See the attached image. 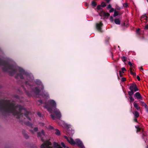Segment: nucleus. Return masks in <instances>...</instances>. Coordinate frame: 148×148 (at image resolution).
Listing matches in <instances>:
<instances>
[{
  "mask_svg": "<svg viewBox=\"0 0 148 148\" xmlns=\"http://www.w3.org/2000/svg\"><path fill=\"white\" fill-rule=\"evenodd\" d=\"M0 112L11 113L18 118L22 119L23 116L29 119L28 112L21 106H16L9 100H6L0 104Z\"/></svg>",
  "mask_w": 148,
  "mask_h": 148,
  "instance_id": "1",
  "label": "nucleus"
},
{
  "mask_svg": "<svg viewBox=\"0 0 148 148\" xmlns=\"http://www.w3.org/2000/svg\"><path fill=\"white\" fill-rule=\"evenodd\" d=\"M4 70L5 71H8L10 74L12 75L17 72H18L16 76V77H19L21 79H23L24 77H26L28 78L29 77L28 75L22 69L18 67L15 69L12 66L10 65L8 63H5L4 65Z\"/></svg>",
  "mask_w": 148,
  "mask_h": 148,
  "instance_id": "2",
  "label": "nucleus"
},
{
  "mask_svg": "<svg viewBox=\"0 0 148 148\" xmlns=\"http://www.w3.org/2000/svg\"><path fill=\"white\" fill-rule=\"evenodd\" d=\"M56 103L55 101L52 100L49 101L48 103L45 105V107L47 108V110L52 114L51 115V117L53 119H55V116L53 114L54 113L58 118H60L61 116V114L59 110L56 108Z\"/></svg>",
  "mask_w": 148,
  "mask_h": 148,
  "instance_id": "3",
  "label": "nucleus"
},
{
  "mask_svg": "<svg viewBox=\"0 0 148 148\" xmlns=\"http://www.w3.org/2000/svg\"><path fill=\"white\" fill-rule=\"evenodd\" d=\"M65 138L71 145H76L81 148H83L84 147V146L82 142L79 139H77L74 141V140L71 138H68L67 136H65Z\"/></svg>",
  "mask_w": 148,
  "mask_h": 148,
  "instance_id": "4",
  "label": "nucleus"
},
{
  "mask_svg": "<svg viewBox=\"0 0 148 148\" xmlns=\"http://www.w3.org/2000/svg\"><path fill=\"white\" fill-rule=\"evenodd\" d=\"M51 143L48 141L45 142L41 146V148H53L51 146Z\"/></svg>",
  "mask_w": 148,
  "mask_h": 148,
  "instance_id": "5",
  "label": "nucleus"
},
{
  "mask_svg": "<svg viewBox=\"0 0 148 148\" xmlns=\"http://www.w3.org/2000/svg\"><path fill=\"white\" fill-rule=\"evenodd\" d=\"M38 136L43 141L45 140V135L43 130H42L41 132L38 133Z\"/></svg>",
  "mask_w": 148,
  "mask_h": 148,
  "instance_id": "6",
  "label": "nucleus"
},
{
  "mask_svg": "<svg viewBox=\"0 0 148 148\" xmlns=\"http://www.w3.org/2000/svg\"><path fill=\"white\" fill-rule=\"evenodd\" d=\"M129 88L130 90L133 91V92H134L138 90V89L136 84H131Z\"/></svg>",
  "mask_w": 148,
  "mask_h": 148,
  "instance_id": "7",
  "label": "nucleus"
},
{
  "mask_svg": "<svg viewBox=\"0 0 148 148\" xmlns=\"http://www.w3.org/2000/svg\"><path fill=\"white\" fill-rule=\"evenodd\" d=\"M61 145L63 147L66 148H69L68 147H66L64 144L63 143H61ZM54 147L55 148H62L57 143H54L53 144Z\"/></svg>",
  "mask_w": 148,
  "mask_h": 148,
  "instance_id": "8",
  "label": "nucleus"
},
{
  "mask_svg": "<svg viewBox=\"0 0 148 148\" xmlns=\"http://www.w3.org/2000/svg\"><path fill=\"white\" fill-rule=\"evenodd\" d=\"M103 25V23H102V22L101 21L99 23H97L96 25V27L97 29L99 32H101V27Z\"/></svg>",
  "mask_w": 148,
  "mask_h": 148,
  "instance_id": "9",
  "label": "nucleus"
},
{
  "mask_svg": "<svg viewBox=\"0 0 148 148\" xmlns=\"http://www.w3.org/2000/svg\"><path fill=\"white\" fill-rule=\"evenodd\" d=\"M137 99H140V100H143V98L140 94L139 92H136L134 95Z\"/></svg>",
  "mask_w": 148,
  "mask_h": 148,
  "instance_id": "10",
  "label": "nucleus"
},
{
  "mask_svg": "<svg viewBox=\"0 0 148 148\" xmlns=\"http://www.w3.org/2000/svg\"><path fill=\"white\" fill-rule=\"evenodd\" d=\"M140 20L141 21H143L144 22H145L147 20V17L146 14H145L144 15L142 16L140 18Z\"/></svg>",
  "mask_w": 148,
  "mask_h": 148,
  "instance_id": "11",
  "label": "nucleus"
},
{
  "mask_svg": "<svg viewBox=\"0 0 148 148\" xmlns=\"http://www.w3.org/2000/svg\"><path fill=\"white\" fill-rule=\"evenodd\" d=\"M134 107L138 110H140V107H139L138 104L135 102L134 103Z\"/></svg>",
  "mask_w": 148,
  "mask_h": 148,
  "instance_id": "12",
  "label": "nucleus"
},
{
  "mask_svg": "<svg viewBox=\"0 0 148 148\" xmlns=\"http://www.w3.org/2000/svg\"><path fill=\"white\" fill-rule=\"evenodd\" d=\"M140 103L141 106H144L147 110H148L147 106L145 103L143 101H140Z\"/></svg>",
  "mask_w": 148,
  "mask_h": 148,
  "instance_id": "13",
  "label": "nucleus"
},
{
  "mask_svg": "<svg viewBox=\"0 0 148 148\" xmlns=\"http://www.w3.org/2000/svg\"><path fill=\"white\" fill-rule=\"evenodd\" d=\"M114 22L116 24L119 25L120 24V21L119 18L115 19L114 20Z\"/></svg>",
  "mask_w": 148,
  "mask_h": 148,
  "instance_id": "14",
  "label": "nucleus"
},
{
  "mask_svg": "<svg viewBox=\"0 0 148 148\" xmlns=\"http://www.w3.org/2000/svg\"><path fill=\"white\" fill-rule=\"evenodd\" d=\"M120 15V13L118 11H116V10H115L114 11V13L113 14V16L114 17H116L118 15Z\"/></svg>",
  "mask_w": 148,
  "mask_h": 148,
  "instance_id": "15",
  "label": "nucleus"
},
{
  "mask_svg": "<svg viewBox=\"0 0 148 148\" xmlns=\"http://www.w3.org/2000/svg\"><path fill=\"white\" fill-rule=\"evenodd\" d=\"M105 12L103 10H101L100 12H99V15L101 16H104Z\"/></svg>",
  "mask_w": 148,
  "mask_h": 148,
  "instance_id": "16",
  "label": "nucleus"
},
{
  "mask_svg": "<svg viewBox=\"0 0 148 148\" xmlns=\"http://www.w3.org/2000/svg\"><path fill=\"white\" fill-rule=\"evenodd\" d=\"M133 113L134 114V116L136 118H137L139 116V113L137 111H136L133 112Z\"/></svg>",
  "mask_w": 148,
  "mask_h": 148,
  "instance_id": "17",
  "label": "nucleus"
},
{
  "mask_svg": "<svg viewBox=\"0 0 148 148\" xmlns=\"http://www.w3.org/2000/svg\"><path fill=\"white\" fill-rule=\"evenodd\" d=\"M55 132V134L57 135H60V133L59 131L57 129H56Z\"/></svg>",
  "mask_w": 148,
  "mask_h": 148,
  "instance_id": "18",
  "label": "nucleus"
},
{
  "mask_svg": "<svg viewBox=\"0 0 148 148\" xmlns=\"http://www.w3.org/2000/svg\"><path fill=\"white\" fill-rule=\"evenodd\" d=\"M133 70V69H132V68H130V73L132 75H133V76H135L136 75V73L135 72H133L132 71Z\"/></svg>",
  "mask_w": 148,
  "mask_h": 148,
  "instance_id": "19",
  "label": "nucleus"
},
{
  "mask_svg": "<svg viewBox=\"0 0 148 148\" xmlns=\"http://www.w3.org/2000/svg\"><path fill=\"white\" fill-rule=\"evenodd\" d=\"M128 64L130 66V68H132L133 69V68L134 67V64H133L131 62H128Z\"/></svg>",
  "mask_w": 148,
  "mask_h": 148,
  "instance_id": "20",
  "label": "nucleus"
},
{
  "mask_svg": "<svg viewBox=\"0 0 148 148\" xmlns=\"http://www.w3.org/2000/svg\"><path fill=\"white\" fill-rule=\"evenodd\" d=\"M97 5V3L95 1H92V5L94 7H95Z\"/></svg>",
  "mask_w": 148,
  "mask_h": 148,
  "instance_id": "21",
  "label": "nucleus"
},
{
  "mask_svg": "<svg viewBox=\"0 0 148 148\" xmlns=\"http://www.w3.org/2000/svg\"><path fill=\"white\" fill-rule=\"evenodd\" d=\"M110 16V14L108 13H106L105 12L104 16L108 17Z\"/></svg>",
  "mask_w": 148,
  "mask_h": 148,
  "instance_id": "22",
  "label": "nucleus"
},
{
  "mask_svg": "<svg viewBox=\"0 0 148 148\" xmlns=\"http://www.w3.org/2000/svg\"><path fill=\"white\" fill-rule=\"evenodd\" d=\"M129 98L130 99V102H132L134 101V99L132 97V96H130Z\"/></svg>",
  "mask_w": 148,
  "mask_h": 148,
  "instance_id": "23",
  "label": "nucleus"
},
{
  "mask_svg": "<svg viewBox=\"0 0 148 148\" xmlns=\"http://www.w3.org/2000/svg\"><path fill=\"white\" fill-rule=\"evenodd\" d=\"M134 92H133V91L131 90V91L128 92V94L130 96H131L134 94Z\"/></svg>",
  "mask_w": 148,
  "mask_h": 148,
  "instance_id": "24",
  "label": "nucleus"
},
{
  "mask_svg": "<svg viewBox=\"0 0 148 148\" xmlns=\"http://www.w3.org/2000/svg\"><path fill=\"white\" fill-rule=\"evenodd\" d=\"M122 60L123 62H125L127 58L124 56H123L122 58Z\"/></svg>",
  "mask_w": 148,
  "mask_h": 148,
  "instance_id": "25",
  "label": "nucleus"
},
{
  "mask_svg": "<svg viewBox=\"0 0 148 148\" xmlns=\"http://www.w3.org/2000/svg\"><path fill=\"white\" fill-rule=\"evenodd\" d=\"M101 6L102 7H104L106 6V4L105 2H103L101 3Z\"/></svg>",
  "mask_w": 148,
  "mask_h": 148,
  "instance_id": "26",
  "label": "nucleus"
},
{
  "mask_svg": "<svg viewBox=\"0 0 148 148\" xmlns=\"http://www.w3.org/2000/svg\"><path fill=\"white\" fill-rule=\"evenodd\" d=\"M101 6L100 5H98L97 7V9L98 10H99L102 9L101 8Z\"/></svg>",
  "mask_w": 148,
  "mask_h": 148,
  "instance_id": "27",
  "label": "nucleus"
},
{
  "mask_svg": "<svg viewBox=\"0 0 148 148\" xmlns=\"http://www.w3.org/2000/svg\"><path fill=\"white\" fill-rule=\"evenodd\" d=\"M112 6L111 4H109L108 6L106 8L107 9H110L112 8Z\"/></svg>",
  "mask_w": 148,
  "mask_h": 148,
  "instance_id": "28",
  "label": "nucleus"
},
{
  "mask_svg": "<svg viewBox=\"0 0 148 148\" xmlns=\"http://www.w3.org/2000/svg\"><path fill=\"white\" fill-rule=\"evenodd\" d=\"M123 6L125 8H127L128 5L127 3H124L123 4Z\"/></svg>",
  "mask_w": 148,
  "mask_h": 148,
  "instance_id": "29",
  "label": "nucleus"
},
{
  "mask_svg": "<svg viewBox=\"0 0 148 148\" xmlns=\"http://www.w3.org/2000/svg\"><path fill=\"white\" fill-rule=\"evenodd\" d=\"M115 10H114V9L113 8H112L110 9V10L109 12L110 13H111L113 12V11H114Z\"/></svg>",
  "mask_w": 148,
  "mask_h": 148,
  "instance_id": "30",
  "label": "nucleus"
},
{
  "mask_svg": "<svg viewBox=\"0 0 148 148\" xmlns=\"http://www.w3.org/2000/svg\"><path fill=\"white\" fill-rule=\"evenodd\" d=\"M116 9L117 10H120L121 9V8L118 6H116Z\"/></svg>",
  "mask_w": 148,
  "mask_h": 148,
  "instance_id": "31",
  "label": "nucleus"
},
{
  "mask_svg": "<svg viewBox=\"0 0 148 148\" xmlns=\"http://www.w3.org/2000/svg\"><path fill=\"white\" fill-rule=\"evenodd\" d=\"M110 19L111 22H112L113 21V18L112 16H110Z\"/></svg>",
  "mask_w": 148,
  "mask_h": 148,
  "instance_id": "32",
  "label": "nucleus"
},
{
  "mask_svg": "<svg viewBox=\"0 0 148 148\" xmlns=\"http://www.w3.org/2000/svg\"><path fill=\"white\" fill-rule=\"evenodd\" d=\"M136 128L137 129V132H139L140 131V128L137 127L136 126Z\"/></svg>",
  "mask_w": 148,
  "mask_h": 148,
  "instance_id": "33",
  "label": "nucleus"
},
{
  "mask_svg": "<svg viewBox=\"0 0 148 148\" xmlns=\"http://www.w3.org/2000/svg\"><path fill=\"white\" fill-rule=\"evenodd\" d=\"M144 29H148V25H147L145 26Z\"/></svg>",
  "mask_w": 148,
  "mask_h": 148,
  "instance_id": "34",
  "label": "nucleus"
},
{
  "mask_svg": "<svg viewBox=\"0 0 148 148\" xmlns=\"http://www.w3.org/2000/svg\"><path fill=\"white\" fill-rule=\"evenodd\" d=\"M140 30V29H137L136 30V33H138L139 32Z\"/></svg>",
  "mask_w": 148,
  "mask_h": 148,
  "instance_id": "35",
  "label": "nucleus"
},
{
  "mask_svg": "<svg viewBox=\"0 0 148 148\" xmlns=\"http://www.w3.org/2000/svg\"><path fill=\"white\" fill-rule=\"evenodd\" d=\"M126 80V79L125 78H122V81L124 82Z\"/></svg>",
  "mask_w": 148,
  "mask_h": 148,
  "instance_id": "36",
  "label": "nucleus"
},
{
  "mask_svg": "<svg viewBox=\"0 0 148 148\" xmlns=\"http://www.w3.org/2000/svg\"><path fill=\"white\" fill-rule=\"evenodd\" d=\"M34 131L35 132H36L38 130V128L37 127H35L34 129Z\"/></svg>",
  "mask_w": 148,
  "mask_h": 148,
  "instance_id": "37",
  "label": "nucleus"
},
{
  "mask_svg": "<svg viewBox=\"0 0 148 148\" xmlns=\"http://www.w3.org/2000/svg\"><path fill=\"white\" fill-rule=\"evenodd\" d=\"M36 91L37 92H38L39 91V90L37 88H36Z\"/></svg>",
  "mask_w": 148,
  "mask_h": 148,
  "instance_id": "38",
  "label": "nucleus"
},
{
  "mask_svg": "<svg viewBox=\"0 0 148 148\" xmlns=\"http://www.w3.org/2000/svg\"><path fill=\"white\" fill-rule=\"evenodd\" d=\"M37 84H41V82L39 80L37 81Z\"/></svg>",
  "mask_w": 148,
  "mask_h": 148,
  "instance_id": "39",
  "label": "nucleus"
},
{
  "mask_svg": "<svg viewBox=\"0 0 148 148\" xmlns=\"http://www.w3.org/2000/svg\"><path fill=\"white\" fill-rule=\"evenodd\" d=\"M111 0H105L106 2L108 3L110 2V1Z\"/></svg>",
  "mask_w": 148,
  "mask_h": 148,
  "instance_id": "40",
  "label": "nucleus"
},
{
  "mask_svg": "<svg viewBox=\"0 0 148 148\" xmlns=\"http://www.w3.org/2000/svg\"><path fill=\"white\" fill-rule=\"evenodd\" d=\"M137 78L138 80H140V78L138 76V75L137 76Z\"/></svg>",
  "mask_w": 148,
  "mask_h": 148,
  "instance_id": "41",
  "label": "nucleus"
},
{
  "mask_svg": "<svg viewBox=\"0 0 148 148\" xmlns=\"http://www.w3.org/2000/svg\"><path fill=\"white\" fill-rule=\"evenodd\" d=\"M38 114L39 116H41V114L40 113L38 112Z\"/></svg>",
  "mask_w": 148,
  "mask_h": 148,
  "instance_id": "42",
  "label": "nucleus"
},
{
  "mask_svg": "<svg viewBox=\"0 0 148 148\" xmlns=\"http://www.w3.org/2000/svg\"><path fill=\"white\" fill-rule=\"evenodd\" d=\"M126 70H125V68H122V70L123 71H125Z\"/></svg>",
  "mask_w": 148,
  "mask_h": 148,
  "instance_id": "43",
  "label": "nucleus"
},
{
  "mask_svg": "<svg viewBox=\"0 0 148 148\" xmlns=\"http://www.w3.org/2000/svg\"><path fill=\"white\" fill-rule=\"evenodd\" d=\"M139 69H140L142 71L143 70V68L142 67H140L139 68Z\"/></svg>",
  "mask_w": 148,
  "mask_h": 148,
  "instance_id": "44",
  "label": "nucleus"
},
{
  "mask_svg": "<svg viewBox=\"0 0 148 148\" xmlns=\"http://www.w3.org/2000/svg\"><path fill=\"white\" fill-rule=\"evenodd\" d=\"M136 117L135 118V119H134V121H135L136 122H137V120L136 119Z\"/></svg>",
  "mask_w": 148,
  "mask_h": 148,
  "instance_id": "45",
  "label": "nucleus"
},
{
  "mask_svg": "<svg viewBox=\"0 0 148 148\" xmlns=\"http://www.w3.org/2000/svg\"><path fill=\"white\" fill-rule=\"evenodd\" d=\"M41 125H44V124L43 123H42L41 124Z\"/></svg>",
  "mask_w": 148,
  "mask_h": 148,
  "instance_id": "46",
  "label": "nucleus"
},
{
  "mask_svg": "<svg viewBox=\"0 0 148 148\" xmlns=\"http://www.w3.org/2000/svg\"><path fill=\"white\" fill-rule=\"evenodd\" d=\"M50 128L51 129H53V127H50Z\"/></svg>",
  "mask_w": 148,
  "mask_h": 148,
  "instance_id": "47",
  "label": "nucleus"
},
{
  "mask_svg": "<svg viewBox=\"0 0 148 148\" xmlns=\"http://www.w3.org/2000/svg\"><path fill=\"white\" fill-rule=\"evenodd\" d=\"M123 25H125V23H124Z\"/></svg>",
  "mask_w": 148,
  "mask_h": 148,
  "instance_id": "48",
  "label": "nucleus"
},
{
  "mask_svg": "<svg viewBox=\"0 0 148 148\" xmlns=\"http://www.w3.org/2000/svg\"><path fill=\"white\" fill-rule=\"evenodd\" d=\"M121 73V71H120V74Z\"/></svg>",
  "mask_w": 148,
  "mask_h": 148,
  "instance_id": "49",
  "label": "nucleus"
},
{
  "mask_svg": "<svg viewBox=\"0 0 148 148\" xmlns=\"http://www.w3.org/2000/svg\"><path fill=\"white\" fill-rule=\"evenodd\" d=\"M147 2H148V0H147Z\"/></svg>",
  "mask_w": 148,
  "mask_h": 148,
  "instance_id": "50",
  "label": "nucleus"
}]
</instances>
